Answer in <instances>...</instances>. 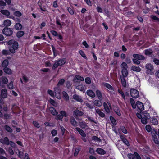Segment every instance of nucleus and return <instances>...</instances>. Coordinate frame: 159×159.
<instances>
[{"label":"nucleus","instance_id":"f257e3e1","mask_svg":"<svg viewBox=\"0 0 159 159\" xmlns=\"http://www.w3.org/2000/svg\"><path fill=\"white\" fill-rule=\"evenodd\" d=\"M9 45V48L10 51L14 53L15 52V50L18 47V43L13 40H10L8 43Z\"/></svg>","mask_w":159,"mask_h":159},{"label":"nucleus","instance_id":"f03ea898","mask_svg":"<svg viewBox=\"0 0 159 159\" xmlns=\"http://www.w3.org/2000/svg\"><path fill=\"white\" fill-rule=\"evenodd\" d=\"M120 67L122 70V74L124 76H127L128 74L127 71L128 66L126 63L122 62L120 65Z\"/></svg>","mask_w":159,"mask_h":159},{"label":"nucleus","instance_id":"7ed1b4c3","mask_svg":"<svg viewBox=\"0 0 159 159\" xmlns=\"http://www.w3.org/2000/svg\"><path fill=\"white\" fill-rule=\"evenodd\" d=\"M66 61V59L63 58L56 61L54 64L52 66L53 69L54 70L57 68L59 66H61L64 65Z\"/></svg>","mask_w":159,"mask_h":159},{"label":"nucleus","instance_id":"20e7f679","mask_svg":"<svg viewBox=\"0 0 159 159\" xmlns=\"http://www.w3.org/2000/svg\"><path fill=\"white\" fill-rule=\"evenodd\" d=\"M145 67L147 69L146 72L148 74L151 75L153 73L154 69L152 65L150 63H148L146 64Z\"/></svg>","mask_w":159,"mask_h":159},{"label":"nucleus","instance_id":"39448f33","mask_svg":"<svg viewBox=\"0 0 159 159\" xmlns=\"http://www.w3.org/2000/svg\"><path fill=\"white\" fill-rule=\"evenodd\" d=\"M130 93L131 96L134 98H136L139 96V92L135 89H131Z\"/></svg>","mask_w":159,"mask_h":159},{"label":"nucleus","instance_id":"423d86ee","mask_svg":"<svg viewBox=\"0 0 159 159\" xmlns=\"http://www.w3.org/2000/svg\"><path fill=\"white\" fill-rule=\"evenodd\" d=\"M128 157L129 159H141L140 156L136 152L134 154H128Z\"/></svg>","mask_w":159,"mask_h":159},{"label":"nucleus","instance_id":"0eeeda50","mask_svg":"<svg viewBox=\"0 0 159 159\" xmlns=\"http://www.w3.org/2000/svg\"><path fill=\"white\" fill-rule=\"evenodd\" d=\"M3 33L5 35L9 36L12 34L13 31L10 28H5L3 29Z\"/></svg>","mask_w":159,"mask_h":159},{"label":"nucleus","instance_id":"6e6552de","mask_svg":"<svg viewBox=\"0 0 159 159\" xmlns=\"http://www.w3.org/2000/svg\"><path fill=\"white\" fill-rule=\"evenodd\" d=\"M152 139L154 143L156 144H158L159 142L158 140V136L156 131H153L152 133Z\"/></svg>","mask_w":159,"mask_h":159},{"label":"nucleus","instance_id":"1a4fd4ad","mask_svg":"<svg viewBox=\"0 0 159 159\" xmlns=\"http://www.w3.org/2000/svg\"><path fill=\"white\" fill-rule=\"evenodd\" d=\"M83 113L78 109H75L73 112V115L76 117L78 116H81L83 115Z\"/></svg>","mask_w":159,"mask_h":159},{"label":"nucleus","instance_id":"9d476101","mask_svg":"<svg viewBox=\"0 0 159 159\" xmlns=\"http://www.w3.org/2000/svg\"><path fill=\"white\" fill-rule=\"evenodd\" d=\"M54 92L55 93V96L56 98L59 99H61V91L59 89L58 87H56L54 88Z\"/></svg>","mask_w":159,"mask_h":159},{"label":"nucleus","instance_id":"9b49d317","mask_svg":"<svg viewBox=\"0 0 159 159\" xmlns=\"http://www.w3.org/2000/svg\"><path fill=\"white\" fill-rule=\"evenodd\" d=\"M1 81L0 82V85L2 87H4V84H7L8 82L7 79L5 77H2L1 78Z\"/></svg>","mask_w":159,"mask_h":159},{"label":"nucleus","instance_id":"f8f14e48","mask_svg":"<svg viewBox=\"0 0 159 159\" xmlns=\"http://www.w3.org/2000/svg\"><path fill=\"white\" fill-rule=\"evenodd\" d=\"M136 106L141 111L144 109V107L143 104L141 102L138 101L136 103Z\"/></svg>","mask_w":159,"mask_h":159},{"label":"nucleus","instance_id":"ddd939ff","mask_svg":"<svg viewBox=\"0 0 159 159\" xmlns=\"http://www.w3.org/2000/svg\"><path fill=\"white\" fill-rule=\"evenodd\" d=\"M73 97L74 99L77 102H79L80 103H82L83 102V100L81 97L80 96L77 94L74 95L73 96Z\"/></svg>","mask_w":159,"mask_h":159},{"label":"nucleus","instance_id":"4468645a","mask_svg":"<svg viewBox=\"0 0 159 159\" xmlns=\"http://www.w3.org/2000/svg\"><path fill=\"white\" fill-rule=\"evenodd\" d=\"M1 13L3 15L6 16L7 17L10 18L9 16L10 14L9 11L7 10L2 9L0 11Z\"/></svg>","mask_w":159,"mask_h":159},{"label":"nucleus","instance_id":"2eb2a0df","mask_svg":"<svg viewBox=\"0 0 159 159\" xmlns=\"http://www.w3.org/2000/svg\"><path fill=\"white\" fill-rule=\"evenodd\" d=\"M0 141L2 144H5L7 145H8L9 144V141L7 137L1 139Z\"/></svg>","mask_w":159,"mask_h":159},{"label":"nucleus","instance_id":"dca6fc26","mask_svg":"<svg viewBox=\"0 0 159 159\" xmlns=\"http://www.w3.org/2000/svg\"><path fill=\"white\" fill-rule=\"evenodd\" d=\"M76 88L81 91L84 92L86 89V87L82 84H80L77 86Z\"/></svg>","mask_w":159,"mask_h":159},{"label":"nucleus","instance_id":"f3484780","mask_svg":"<svg viewBox=\"0 0 159 159\" xmlns=\"http://www.w3.org/2000/svg\"><path fill=\"white\" fill-rule=\"evenodd\" d=\"M7 90L6 89H2L1 91V95L2 98H5L7 97Z\"/></svg>","mask_w":159,"mask_h":159},{"label":"nucleus","instance_id":"a211bd4d","mask_svg":"<svg viewBox=\"0 0 159 159\" xmlns=\"http://www.w3.org/2000/svg\"><path fill=\"white\" fill-rule=\"evenodd\" d=\"M77 80L80 81H83L84 80V78L83 77L77 75L75 76L73 79V81L75 82H77V81H76Z\"/></svg>","mask_w":159,"mask_h":159},{"label":"nucleus","instance_id":"6ab92c4d","mask_svg":"<svg viewBox=\"0 0 159 159\" xmlns=\"http://www.w3.org/2000/svg\"><path fill=\"white\" fill-rule=\"evenodd\" d=\"M75 129L83 137H86V134L81 129L78 127H76L75 128Z\"/></svg>","mask_w":159,"mask_h":159},{"label":"nucleus","instance_id":"aec40b11","mask_svg":"<svg viewBox=\"0 0 159 159\" xmlns=\"http://www.w3.org/2000/svg\"><path fill=\"white\" fill-rule=\"evenodd\" d=\"M133 57L139 60H142L144 59V57L143 56L138 54H134L133 55Z\"/></svg>","mask_w":159,"mask_h":159},{"label":"nucleus","instance_id":"412c9836","mask_svg":"<svg viewBox=\"0 0 159 159\" xmlns=\"http://www.w3.org/2000/svg\"><path fill=\"white\" fill-rule=\"evenodd\" d=\"M87 94L89 96L92 98H94L95 96V93L91 90H89L87 91Z\"/></svg>","mask_w":159,"mask_h":159},{"label":"nucleus","instance_id":"4be33fe9","mask_svg":"<svg viewBox=\"0 0 159 159\" xmlns=\"http://www.w3.org/2000/svg\"><path fill=\"white\" fill-rule=\"evenodd\" d=\"M94 105L98 107H101L102 105V103L101 102V100H95L93 101Z\"/></svg>","mask_w":159,"mask_h":159},{"label":"nucleus","instance_id":"5701e85b","mask_svg":"<svg viewBox=\"0 0 159 159\" xmlns=\"http://www.w3.org/2000/svg\"><path fill=\"white\" fill-rule=\"evenodd\" d=\"M127 76H124L122 75L121 76V83L122 85L124 87H125L126 84V82L125 77Z\"/></svg>","mask_w":159,"mask_h":159},{"label":"nucleus","instance_id":"b1692460","mask_svg":"<svg viewBox=\"0 0 159 159\" xmlns=\"http://www.w3.org/2000/svg\"><path fill=\"white\" fill-rule=\"evenodd\" d=\"M96 94L98 99L100 100H102L103 97L100 91L98 90H97L96 91Z\"/></svg>","mask_w":159,"mask_h":159},{"label":"nucleus","instance_id":"393cba45","mask_svg":"<svg viewBox=\"0 0 159 159\" xmlns=\"http://www.w3.org/2000/svg\"><path fill=\"white\" fill-rule=\"evenodd\" d=\"M131 70L134 71L139 72L141 70V69L138 66H132L131 68Z\"/></svg>","mask_w":159,"mask_h":159},{"label":"nucleus","instance_id":"a878e982","mask_svg":"<svg viewBox=\"0 0 159 159\" xmlns=\"http://www.w3.org/2000/svg\"><path fill=\"white\" fill-rule=\"evenodd\" d=\"M49 110L50 113L53 115H55L57 114V111L53 107H51L49 108Z\"/></svg>","mask_w":159,"mask_h":159},{"label":"nucleus","instance_id":"bb28decb","mask_svg":"<svg viewBox=\"0 0 159 159\" xmlns=\"http://www.w3.org/2000/svg\"><path fill=\"white\" fill-rule=\"evenodd\" d=\"M11 22L9 20L7 19L3 22V25L5 26H9L11 24Z\"/></svg>","mask_w":159,"mask_h":159},{"label":"nucleus","instance_id":"cd10ccee","mask_svg":"<svg viewBox=\"0 0 159 159\" xmlns=\"http://www.w3.org/2000/svg\"><path fill=\"white\" fill-rule=\"evenodd\" d=\"M120 138L123 143L127 146H129V143L128 141L122 135H120Z\"/></svg>","mask_w":159,"mask_h":159},{"label":"nucleus","instance_id":"c85d7f7f","mask_svg":"<svg viewBox=\"0 0 159 159\" xmlns=\"http://www.w3.org/2000/svg\"><path fill=\"white\" fill-rule=\"evenodd\" d=\"M103 106L104 108L106 111L108 113H109L110 111V107H109L107 104L105 102L104 103Z\"/></svg>","mask_w":159,"mask_h":159},{"label":"nucleus","instance_id":"c756f323","mask_svg":"<svg viewBox=\"0 0 159 159\" xmlns=\"http://www.w3.org/2000/svg\"><path fill=\"white\" fill-rule=\"evenodd\" d=\"M3 70L5 72L6 74L10 75L12 73V71L11 70L7 67L4 68Z\"/></svg>","mask_w":159,"mask_h":159},{"label":"nucleus","instance_id":"7c9ffc66","mask_svg":"<svg viewBox=\"0 0 159 159\" xmlns=\"http://www.w3.org/2000/svg\"><path fill=\"white\" fill-rule=\"evenodd\" d=\"M96 151L98 153L100 154H104L106 153L105 151L100 148H98Z\"/></svg>","mask_w":159,"mask_h":159},{"label":"nucleus","instance_id":"2f4dec72","mask_svg":"<svg viewBox=\"0 0 159 159\" xmlns=\"http://www.w3.org/2000/svg\"><path fill=\"white\" fill-rule=\"evenodd\" d=\"M96 113L102 117H104L105 116L104 114L101 111L98 109H96Z\"/></svg>","mask_w":159,"mask_h":159},{"label":"nucleus","instance_id":"473e14b6","mask_svg":"<svg viewBox=\"0 0 159 159\" xmlns=\"http://www.w3.org/2000/svg\"><path fill=\"white\" fill-rule=\"evenodd\" d=\"M70 122L72 125L74 126H76L77 125V122L75 120L73 117H72L70 119Z\"/></svg>","mask_w":159,"mask_h":159},{"label":"nucleus","instance_id":"72a5a7b5","mask_svg":"<svg viewBox=\"0 0 159 159\" xmlns=\"http://www.w3.org/2000/svg\"><path fill=\"white\" fill-rule=\"evenodd\" d=\"M8 61L7 60H4L2 63V66L4 68L7 67L8 65Z\"/></svg>","mask_w":159,"mask_h":159},{"label":"nucleus","instance_id":"f704fd0d","mask_svg":"<svg viewBox=\"0 0 159 159\" xmlns=\"http://www.w3.org/2000/svg\"><path fill=\"white\" fill-rule=\"evenodd\" d=\"M80 127L82 129H87L88 126L84 122H80L79 124Z\"/></svg>","mask_w":159,"mask_h":159},{"label":"nucleus","instance_id":"c9c22d12","mask_svg":"<svg viewBox=\"0 0 159 159\" xmlns=\"http://www.w3.org/2000/svg\"><path fill=\"white\" fill-rule=\"evenodd\" d=\"M130 102L132 106V108L134 109H135L136 107V104L135 103L134 100L132 98H130Z\"/></svg>","mask_w":159,"mask_h":159},{"label":"nucleus","instance_id":"e433bc0d","mask_svg":"<svg viewBox=\"0 0 159 159\" xmlns=\"http://www.w3.org/2000/svg\"><path fill=\"white\" fill-rule=\"evenodd\" d=\"M104 86L110 90H112L113 88L112 87L107 83H104L103 84Z\"/></svg>","mask_w":159,"mask_h":159},{"label":"nucleus","instance_id":"4c0bfd02","mask_svg":"<svg viewBox=\"0 0 159 159\" xmlns=\"http://www.w3.org/2000/svg\"><path fill=\"white\" fill-rule=\"evenodd\" d=\"M62 94L65 100L66 101H68L69 99V97L67 93L65 92H63Z\"/></svg>","mask_w":159,"mask_h":159},{"label":"nucleus","instance_id":"58836bf2","mask_svg":"<svg viewBox=\"0 0 159 159\" xmlns=\"http://www.w3.org/2000/svg\"><path fill=\"white\" fill-rule=\"evenodd\" d=\"M118 92L121 95L122 98L124 100H125V95L123 92L121 90L118 89Z\"/></svg>","mask_w":159,"mask_h":159},{"label":"nucleus","instance_id":"ea45409f","mask_svg":"<svg viewBox=\"0 0 159 159\" xmlns=\"http://www.w3.org/2000/svg\"><path fill=\"white\" fill-rule=\"evenodd\" d=\"M24 34V32L22 31H20L18 32L17 33L16 35L17 37H22Z\"/></svg>","mask_w":159,"mask_h":159},{"label":"nucleus","instance_id":"a19ab883","mask_svg":"<svg viewBox=\"0 0 159 159\" xmlns=\"http://www.w3.org/2000/svg\"><path fill=\"white\" fill-rule=\"evenodd\" d=\"M4 128L6 130L9 132H12V129L8 126L5 125Z\"/></svg>","mask_w":159,"mask_h":159},{"label":"nucleus","instance_id":"79ce46f5","mask_svg":"<svg viewBox=\"0 0 159 159\" xmlns=\"http://www.w3.org/2000/svg\"><path fill=\"white\" fill-rule=\"evenodd\" d=\"M61 115L63 117H67L68 116V114L66 112L64 111H61L60 112Z\"/></svg>","mask_w":159,"mask_h":159},{"label":"nucleus","instance_id":"37998d69","mask_svg":"<svg viewBox=\"0 0 159 159\" xmlns=\"http://www.w3.org/2000/svg\"><path fill=\"white\" fill-rule=\"evenodd\" d=\"M152 51L150 49H147L145 51V53L146 55H149L152 53Z\"/></svg>","mask_w":159,"mask_h":159},{"label":"nucleus","instance_id":"c03bdc74","mask_svg":"<svg viewBox=\"0 0 159 159\" xmlns=\"http://www.w3.org/2000/svg\"><path fill=\"white\" fill-rule=\"evenodd\" d=\"M144 115L145 118L148 119H149L150 118L149 113H148L146 111H145L144 112Z\"/></svg>","mask_w":159,"mask_h":159},{"label":"nucleus","instance_id":"a18cd8bd","mask_svg":"<svg viewBox=\"0 0 159 159\" xmlns=\"http://www.w3.org/2000/svg\"><path fill=\"white\" fill-rule=\"evenodd\" d=\"M7 151L10 154L13 155L14 154V152L12 149L11 148H8L6 149Z\"/></svg>","mask_w":159,"mask_h":159},{"label":"nucleus","instance_id":"49530a36","mask_svg":"<svg viewBox=\"0 0 159 159\" xmlns=\"http://www.w3.org/2000/svg\"><path fill=\"white\" fill-rule=\"evenodd\" d=\"M110 119L111 122L113 125H115L116 124V120L112 116H110Z\"/></svg>","mask_w":159,"mask_h":159},{"label":"nucleus","instance_id":"de8ad7c7","mask_svg":"<svg viewBox=\"0 0 159 159\" xmlns=\"http://www.w3.org/2000/svg\"><path fill=\"white\" fill-rule=\"evenodd\" d=\"M22 26L20 24L17 23L16 24V30H20L22 28Z\"/></svg>","mask_w":159,"mask_h":159},{"label":"nucleus","instance_id":"09e8293b","mask_svg":"<svg viewBox=\"0 0 159 159\" xmlns=\"http://www.w3.org/2000/svg\"><path fill=\"white\" fill-rule=\"evenodd\" d=\"M152 123L155 125H157L158 124V121L155 118H153L152 120Z\"/></svg>","mask_w":159,"mask_h":159},{"label":"nucleus","instance_id":"8fccbe9b","mask_svg":"<svg viewBox=\"0 0 159 159\" xmlns=\"http://www.w3.org/2000/svg\"><path fill=\"white\" fill-rule=\"evenodd\" d=\"M145 129L146 131L148 132H150L152 130V128L151 126L149 125H146Z\"/></svg>","mask_w":159,"mask_h":159},{"label":"nucleus","instance_id":"3c124183","mask_svg":"<svg viewBox=\"0 0 159 159\" xmlns=\"http://www.w3.org/2000/svg\"><path fill=\"white\" fill-rule=\"evenodd\" d=\"M14 16H16L20 17L21 16L22 14L19 11H15L14 13Z\"/></svg>","mask_w":159,"mask_h":159},{"label":"nucleus","instance_id":"603ef678","mask_svg":"<svg viewBox=\"0 0 159 159\" xmlns=\"http://www.w3.org/2000/svg\"><path fill=\"white\" fill-rule=\"evenodd\" d=\"M7 86L8 88L10 89H13L14 86L13 82L11 81L10 83L8 84L7 85Z\"/></svg>","mask_w":159,"mask_h":159},{"label":"nucleus","instance_id":"864d4df0","mask_svg":"<svg viewBox=\"0 0 159 159\" xmlns=\"http://www.w3.org/2000/svg\"><path fill=\"white\" fill-rule=\"evenodd\" d=\"M50 102L52 105L53 106L56 107L57 106V103L53 100L50 99L49 100Z\"/></svg>","mask_w":159,"mask_h":159},{"label":"nucleus","instance_id":"5fc2aeb1","mask_svg":"<svg viewBox=\"0 0 159 159\" xmlns=\"http://www.w3.org/2000/svg\"><path fill=\"white\" fill-rule=\"evenodd\" d=\"M65 81L63 79H61L60 80L57 84V86H59L60 85H62Z\"/></svg>","mask_w":159,"mask_h":159},{"label":"nucleus","instance_id":"6e6d98bb","mask_svg":"<svg viewBox=\"0 0 159 159\" xmlns=\"http://www.w3.org/2000/svg\"><path fill=\"white\" fill-rule=\"evenodd\" d=\"M80 148H76L74 153V155L75 156H77V155L78 154L80 151Z\"/></svg>","mask_w":159,"mask_h":159},{"label":"nucleus","instance_id":"4d7b16f0","mask_svg":"<svg viewBox=\"0 0 159 159\" xmlns=\"http://www.w3.org/2000/svg\"><path fill=\"white\" fill-rule=\"evenodd\" d=\"M92 139L93 140L96 141H100V139L99 138L95 136L92 137Z\"/></svg>","mask_w":159,"mask_h":159},{"label":"nucleus","instance_id":"13d9d810","mask_svg":"<svg viewBox=\"0 0 159 159\" xmlns=\"http://www.w3.org/2000/svg\"><path fill=\"white\" fill-rule=\"evenodd\" d=\"M133 61L134 63L137 65H139L140 63V61L135 58L133 59Z\"/></svg>","mask_w":159,"mask_h":159},{"label":"nucleus","instance_id":"bf43d9fd","mask_svg":"<svg viewBox=\"0 0 159 159\" xmlns=\"http://www.w3.org/2000/svg\"><path fill=\"white\" fill-rule=\"evenodd\" d=\"M85 82L88 84H89L91 83V80L90 78L87 77L85 79Z\"/></svg>","mask_w":159,"mask_h":159},{"label":"nucleus","instance_id":"052dcab7","mask_svg":"<svg viewBox=\"0 0 159 159\" xmlns=\"http://www.w3.org/2000/svg\"><path fill=\"white\" fill-rule=\"evenodd\" d=\"M48 93L52 97H54V93L52 90L50 89L48 90Z\"/></svg>","mask_w":159,"mask_h":159},{"label":"nucleus","instance_id":"680f3d73","mask_svg":"<svg viewBox=\"0 0 159 159\" xmlns=\"http://www.w3.org/2000/svg\"><path fill=\"white\" fill-rule=\"evenodd\" d=\"M120 129L122 132L124 134H126L127 133V131L125 127L123 126L121 127Z\"/></svg>","mask_w":159,"mask_h":159},{"label":"nucleus","instance_id":"e2e57ef3","mask_svg":"<svg viewBox=\"0 0 159 159\" xmlns=\"http://www.w3.org/2000/svg\"><path fill=\"white\" fill-rule=\"evenodd\" d=\"M85 105L86 106H87L89 109H92L93 108V106L92 104L89 103H86Z\"/></svg>","mask_w":159,"mask_h":159},{"label":"nucleus","instance_id":"0e129e2a","mask_svg":"<svg viewBox=\"0 0 159 159\" xmlns=\"http://www.w3.org/2000/svg\"><path fill=\"white\" fill-rule=\"evenodd\" d=\"M6 5V3L2 0H0V8L2 7H4Z\"/></svg>","mask_w":159,"mask_h":159},{"label":"nucleus","instance_id":"69168bd1","mask_svg":"<svg viewBox=\"0 0 159 159\" xmlns=\"http://www.w3.org/2000/svg\"><path fill=\"white\" fill-rule=\"evenodd\" d=\"M79 53L81 55V56L84 58H86V56L84 52L82 50H80L79 51Z\"/></svg>","mask_w":159,"mask_h":159},{"label":"nucleus","instance_id":"338daca9","mask_svg":"<svg viewBox=\"0 0 159 159\" xmlns=\"http://www.w3.org/2000/svg\"><path fill=\"white\" fill-rule=\"evenodd\" d=\"M147 119L146 118H143L141 119L142 123L144 124H145L147 123Z\"/></svg>","mask_w":159,"mask_h":159},{"label":"nucleus","instance_id":"774afa93","mask_svg":"<svg viewBox=\"0 0 159 159\" xmlns=\"http://www.w3.org/2000/svg\"><path fill=\"white\" fill-rule=\"evenodd\" d=\"M51 133L52 135L53 136H54L57 135V132L56 130H53L51 131Z\"/></svg>","mask_w":159,"mask_h":159}]
</instances>
